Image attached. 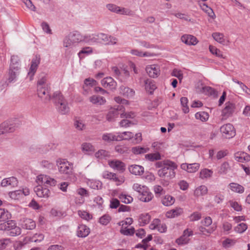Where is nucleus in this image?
Segmentation results:
<instances>
[{"instance_id": "44", "label": "nucleus", "mask_w": 250, "mask_h": 250, "mask_svg": "<svg viewBox=\"0 0 250 250\" xmlns=\"http://www.w3.org/2000/svg\"><path fill=\"white\" fill-rule=\"evenodd\" d=\"M75 45V43L72 41L71 37H69V34L64 38L63 41V45L64 47L72 48Z\"/></svg>"}, {"instance_id": "42", "label": "nucleus", "mask_w": 250, "mask_h": 250, "mask_svg": "<svg viewBox=\"0 0 250 250\" xmlns=\"http://www.w3.org/2000/svg\"><path fill=\"white\" fill-rule=\"evenodd\" d=\"M120 232L124 235L132 236L135 233V229L133 227L128 229L126 227H125L121 228Z\"/></svg>"}, {"instance_id": "55", "label": "nucleus", "mask_w": 250, "mask_h": 250, "mask_svg": "<svg viewBox=\"0 0 250 250\" xmlns=\"http://www.w3.org/2000/svg\"><path fill=\"white\" fill-rule=\"evenodd\" d=\"M133 133L129 131L123 132L122 133H119L118 135V138H119V137H122V138H121V140L130 139L131 138H132L133 137Z\"/></svg>"}, {"instance_id": "21", "label": "nucleus", "mask_w": 250, "mask_h": 250, "mask_svg": "<svg viewBox=\"0 0 250 250\" xmlns=\"http://www.w3.org/2000/svg\"><path fill=\"white\" fill-rule=\"evenodd\" d=\"M15 56H12L11 58V63L9 66L8 81L9 83L12 82L16 78V65L14 61Z\"/></svg>"}, {"instance_id": "23", "label": "nucleus", "mask_w": 250, "mask_h": 250, "mask_svg": "<svg viewBox=\"0 0 250 250\" xmlns=\"http://www.w3.org/2000/svg\"><path fill=\"white\" fill-rule=\"evenodd\" d=\"M234 158L239 162H249L250 161V155L246 152L240 151L234 154Z\"/></svg>"}, {"instance_id": "19", "label": "nucleus", "mask_w": 250, "mask_h": 250, "mask_svg": "<svg viewBox=\"0 0 250 250\" xmlns=\"http://www.w3.org/2000/svg\"><path fill=\"white\" fill-rule=\"evenodd\" d=\"M139 199L140 201L144 202H148L151 201L153 197V194L150 191L149 188L147 187L145 188L138 195Z\"/></svg>"}, {"instance_id": "2", "label": "nucleus", "mask_w": 250, "mask_h": 250, "mask_svg": "<svg viewBox=\"0 0 250 250\" xmlns=\"http://www.w3.org/2000/svg\"><path fill=\"white\" fill-rule=\"evenodd\" d=\"M52 100L59 113L66 115L69 112L68 102L60 91H56L53 93Z\"/></svg>"}, {"instance_id": "40", "label": "nucleus", "mask_w": 250, "mask_h": 250, "mask_svg": "<svg viewBox=\"0 0 250 250\" xmlns=\"http://www.w3.org/2000/svg\"><path fill=\"white\" fill-rule=\"evenodd\" d=\"M195 117L197 120H200L202 122H205L208 120L209 115L206 112L200 111L197 112L195 115Z\"/></svg>"}, {"instance_id": "27", "label": "nucleus", "mask_w": 250, "mask_h": 250, "mask_svg": "<svg viewBox=\"0 0 250 250\" xmlns=\"http://www.w3.org/2000/svg\"><path fill=\"white\" fill-rule=\"evenodd\" d=\"M145 88L150 94H152L153 91L156 88V86L153 81L150 79H146L145 81Z\"/></svg>"}, {"instance_id": "9", "label": "nucleus", "mask_w": 250, "mask_h": 250, "mask_svg": "<svg viewBox=\"0 0 250 250\" xmlns=\"http://www.w3.org/2000/svg\"><path fill=\"white\" fill-rule=\"evenodd\" d=\"M40 61L41 57L39 55H36L35 57L32 59L31 63V66L28 73V74L30 77V80L33 79V77L34 76L40 63Z\"/></svg>"}, {"instance_id": "13", "label": "nucleus", "mask_w": 250, "mask_h": 250, "mask_svg": "<svg viewBox=\"0 0 250 250\" xmlns=\"http://www.w3.org/2000/svg\"><path fill=\"white\" fill-rule=\"evenodd\" d=\"M146 70L149 76L153 78L158 77L160 74V67L156 64L147 65Z\"/></svg>"}, {"instance_id": "64", "label": "nucleus", "mask_w": 250, "mask_h": 250, "mask_svg": "<svg viewBox=\"0 0 250 250\" xmlns=\"http://www.w3.org/2000/svg\"><path fill=\"white\" fill-rule=\"evenodd\" d=\"M41 164L42 167L50 169H53L54 167V164L48 160H42Z\"/></svg>"}, {"instance_id": "30", "label": "nucleus", "mask_w": 250, "mask_h": 250, "mask_svg": "<svg viewBox=\"0 0 250 250\" xmlns=\"http://www.w3.org/2000/svg\"><path fill=\"white\" fill-rule=\"evenodd\" d=\"M183 213L181 208H176L167 212L166 216L168 218H172L180 215Z\"/></svg>"}, {"instance_id": "59", "label": "nucleus", "mask_w": 250, "mask_h": 250, "mask_svg": "<svg viewBox=\"0 0 250 250\" xmlns=\"http://www.w3.org/2000/svg\"><path fill=\"white\" fill-rule=\"evenodd\" d=\"M224 195L220 192H217L214 197V201L217 204H221L224 200Z\"/></svg>"}, {"instance_id": "53", "label": "nucleus", "mask_w": 250, "mask_h": 250, "mask_svg": "<svg viewBox=\"0 0 250 250\" xmlns=\"http://www.w3.org/2000/svg\"><path fill=\"white\" fill-rule=\"evenodd\" d=\"M181 105L183 108V111L185 113H187L189 112V108L188 105V99L187 97H183L180 99Z\"/></svg>"}, {"instance_id": "49", "label": "nucleus", "mask_w": 250, "mask_h": 250, "mask_svg": "<svg viewBox=\"0 0 250 250\" xmlns=\"http://www.w3.org/2000/svg\"><path fill=\"white\" fill-rule=\"evenodd\" d=\"M170 164H172V161L169 160H165L162 161L157 162L155 164V166L156 168H162V167L167 166H170Z\"/></svg>"}, {"instance_id": "33", "label": "nucleus", "mask_w": 250, "mask_h": 250, "mask_svg": "<svg viewBox=\"0 0 250 250\" xmlns=\"http://www.w3.org/2000/svg\"><path fill=\"white\" fill-rule=\"evenodd\" d=\"M201 8L205 12L209 17L212 19H214L215 17V14L213 10L209 6H208L206 3L204 2L199 3Z\"/></svg>"}, {"instance_id": "17", "label": "nucleus", "mask_w": 250, "mask_h": 250, "mask_svg": "<svg viewBox=\"0 0 250 250\" xmlns=\"http://www.w3.org/2000/svg\"><path fill=\"white\" fill-rule=\"evenodd\" d=\"M109 36L108 35L104 33L92 35V37L89 36L90 41L102 42L104 44L108 43Z\"/></svg>"}, {"instance_id": "37", "label": "nucleus", "mask_w": 250, "mask_h": 250, "mask_svg": "<svg viewBox=\"0 0 250 250\" xmlns=\"http://www.w3.org/2000/svg\"><path fill=\"white\" fill-rule=\"evenodd\" d=\"M29 193V189L26 187L17 190V200L21 198L23 196H26L28 195Z\"/></svg>"}, {"instance_id": "8", "label": "nucleus", "mask_w": 250, "mask_h": 250, "mask_svg": "<svg viewBox=\"0 0 250 250\" xmlns=\"http://www.w3.org/2000/svg\"><path fill=\"white\" fill-rule=\"evenodd\" d=\"M220 131L226 138H230L235 135V131L232 125L227 124L220 127Z\"/></svg>"}, {"instance_id": "6", "label": "nucleus", "mask_w": 250, "mask_h": 250, "mask_svg": "<svg viewBox=\"0 0 250 250\" xmlns=\"http://www.w3.org/2000/svg\"><path fill=\"white\" fill-rule=\"evenodd\" d=\"M236 106L235 104L228 102L225 104V107L222 111V116L223 119H226L232 116L235 112Z\"/></svg>"}, {"instance_id": "34", "label": "nucleus", "mask_w": 250, "mask_h": 250, "mask_svg": "<svg viewBox=\"0 0 250 250\" xmlns=\"http://www.w3.org/2000/svg\"><path fill=\"white\" fill-rule=\"evenodd\" d=\"M149 148L148 147L137 146L132 147L131 151L135 155H139L146 153L148 152Z\"/></svg>"}, {"instance_id": "4", "label": "nucleus", "mask_w": 250, "mask_h": 250, "mask_svg": "<svg viewBox=\"0 0 250 250\" xmlns=\"http://www.w3.org/2000/svg\"><path fill=\"white\" fill-rule=\"evenodd\" d=\"M44 239V235L42 233H36L32 237L26 236L17 241V250L21 249L29 242H40Z\"/></svg>"}, {"instance_id": "63", "label": "nucleus", "mask_w": 250, "mask_h": 250, "mask_svg": "<svg viewBox=\"0 0 250 250\" xmlns=\"http://www.w3.org/2000/svg\"><path fill=\"white\" fill-rule=\"evenodd\" d=\"M90 187L93 189H101L103 186L102 182L99 181H92L89 183Z\"/></svg>"}, {"instance_id": "22", "label": "nucleus", "mask_w": 250, "mask_h": 250, "mask_svg": "<svg viewBox=\"0 0 250 250\" xmlns=\"http://www.w3.org/2000/svg\"><path fill=\"white\" fill-rule=\"evenodd\" d=\"M181 40L182 42L188 45H194L198 42L196 38L191 35H184L181 37Z\"/></svg>"}, {"instance_id": "48", "label": "nucleus", "mask_w": 250, "mask_h": 250, "mask_svg": "<svg viewBox=\"0 0 250 250\" xmlns=\"http://www.w3.org/2000/svg\"><path fill=\"white\" fill-rule=\"evenodd\" d=\"M209 50L212 54L215 55L216 56L220 58H224L222 52L216 47L213 45H209Z\"/></svg>"}, {"instance_id": "18", "label": "nucleus", "mask_w": 250, "mask_h": 250, "mask_svg": "<svg viewBox=\"0 0 250 250\" xmlns=\"http://www.w3.org/2000/svg\"><path fill=\"white\" fill-rule=\"evenodd\" d=\"M101 84L105 88L111 90L115 89L117 86L116 81L110 77H107L104 78L101 81Z\"/></svg>"}, {"instance_id": "41", "label": "nucleus", "mask_w": 250, "mask_h": 250, "mask_svg": "<svg viewBox=\"0 0 250 250\" xmlns=\"http://www.w3.org/2000/svg\"><path fill=\"white\" fill-rule=\"evenodd\" d=\"M118 198L121 201L125 204H129L133 201V198L128 195L121 193L118 195Z\"/></svg>"}, {"instance_id": "47", "label": "nucleus", "mask_w": 250, "mask_h": 250, "mask_svg": "<svg viewBox=\"0 0 250 250\" xmlns=\"http://www.w3.org/2000/svg\"><path fill=\"white\" fill-rule=\"evenodd\" d=\"M109 155H110L109 152L104 149L99 150L95 153V156L99 159H102L106 157H108Z\"/></svg>"}, {"instance_id": "5", "label": "nucleus", "mask_w": 250, "mask_h": 250, "mask_svg": "<svg viewBox=\"0 0 250 250\" xmlns=\"http://www.w3.org/2000/svg\"><path fill=\"white\" fill-rule=\"evenodd\" d=\"M50 86L46 85L45 86L37 87V94L39 98L42 99L44 103H46L52 99L50 94Z\"/></svg>"}, {"instance_id": "3", "label": "nucleus", "mask_w": 250, "mask_h": 250, "mask_svg": "<svg viewBox=\"0 0 250 250\" xmlns=\"http://www.w3.org/2000/svg\"><path fill=\"white\" fill-rule=\"evenodd\" d=\"M170 166L162 167L157 171L158 175L164 181L162 183L164 185H167L169 181L175 176V170L177 168V164L172 161V164Z\"/></svg>"}, {"instance_id": "56", "label": "nucleus", "mask_w": 250, "mask_h": 250, "mask_svg": "<svg viewBox=\"0 0 250 250\" xmlns=\"http://www.w3.org/2000/svg\"><path fill=\"white\" fill-rule=\"evenodd\" d=\"M248 226L246 224L241 223L235 227L234 230L239 233H242L246 230Z\"/></svg>"}, {"instance_id": "62", "label": "nucleus", "mask_w": 250, "mask_h": 250, "mask_svg": "<svg viewBox=\"0 0 250 250\" xmlns=\"http://www.w3.org/2000/svg\"><path fill=\"white\" fill-rule=\"evenodd\" d=\"M57 147V145L55 143H49L45 145V148L40 150V153H46L50 150L54 149Z\"/></svg>"}, {"instance_id": "52", "label": "nucleus", "mask_w": 250, "mask_h": 250, "mask_svg": "<svg viewBox=\"0 0 250 250\" xmlns=\"http://www.w3.org/2000/svg\"><path fill=\"white\" fill-rule=\"evenodd\" d=\"M230 169L229 164L227 162H224L220 166L219 173L221 174H226Z\"/></svg>"}, {"instance_id": "16", "label": "nucleus", "mask_w": 250, "mask_h": 250, "mask_svg": "<svg viewBox=\"0 0 250 250\" xmlns=\"http://www.w3.org/2000/svg\"><path fill=\"white\" fill-rule=\"evenodd\" d=\"M124 108L123 105H119L117 108H111L106 115V120L109 122L113 121L115 118H117L119 114V111Z\"/></svg>"}, {"instance_id": "14", "label": "nucleus", "mask_w": 250, "mask_h": 250, "mask_svg": "<svg viewBox=\"0 0 250 250\" xmlns=\"http://www.w3.org/2000/svg\"><path fill=\"white\" fill-rule=\"evenodd\" d=\"M109 166L115 170H117L120 172H123L125 169V165L123 162L114 160L108 161Z\"/></svg>"}, {"instance_id": "7", "label": "nucleus", "mask_w": 250, "mask_h": 250, "mask_svg": "<svg viewBox=\"0 0 250 250\" xmlns=\"http://www.w3.org/2000/svg\"><path fill=\"white\" fill-rule=\"evenodd\" d=\"M16 124L14 121H7L0 125V135L8 133L13 132L15 130Z\"/></svg>"}, {"instance_id": "35", "label": "nucleus", "mask_w": 250, "mask_h": 250, "mask_svg": "<svg viewBox=\"0 0 250 250\" xmlns=\"http://www.w3.org/2000/svg\"><path fill=\"white\" fill-rule=\"evenodd\" d=\"M229 186L230 189L233 192L239 193H242L244 192V188L237 183H231L229 185Z\"/></svg>"}, {"instance_id": "36", "label": "nucleus", "mask_w": 250, "mask_h": 250, "mask_svg": "<svg viewBox=\"0 0 250 250\" xmlns=\"http://www.w3.org/2000/svg\"><path fill=\"white\" fill-rule=\"evenodd\" d=\"M146 160L150 162L158 161L161 159V155L158 152L153 153H149L145 155Z\"/></svg>"}, {"instance_id": "12", "label": "nucleus", "mask_w": 250, "mask_h": 250, "mask_svg": "<svg viewBox=\"0 0 250 250\" xmlns=\"http://www.w3.org/2000/svg\"><path fill=\"white\" fill-rule=\"evenodd\" d=\"M58 164L59 161H57ZM58 165V169L59 171L62 174H65L68 175H71L72 173V167L70 166V164L67 162L63 160V162L61 161V163Z\"/></svg>"}, {"instance_id": "20", "label": "nucleus", "mask_w": 250, "mask_h": 250, "mask_svg": "<svg viewBox=\"0 0 250 250\" xmlns=\"http://www.w3.org/2000/svg\"><path fill=\"white\" fill-rule=\"evenodd\" d=\"M90 229L85 225H80L77 229V235L79 237L84 238L88 235Z\"/></svg>"}, {"instance_id": "10", "label": "nucleus", "mask_w": 250, "mask_h": 250, "mask_svg": "<svg viewBox=\"0 0 250 250\" xmlns=\"http://www.w3.org/2000/svg\"><path fill=\"white\" fill-rule=\"evenodd\" d=\"M69 37L72 40V41L76 44L81 42H87L90 41L89 36H83L80 32L77 31L70 32L69 33Z\"/></svg>"}, {"instance_id": "61", "label": "nucleus", "mask_w": 250, "mask_h": 250, "mask_svg": "<svg viewBox=\"0 0 250 250\" xmlns=\"http://www.w3.org/2000/svg\"><path fill=\"white\" fill-rule=\"evenodd\" d=\"M200 167V165L198 163H193L188 164V172L189 173H194L197 171Z\"/></svg>"}, {"instance_id": "11", "label": "nucleus", "mask_w": 250, "mask_h": 250, "mask_svg": "<svg viewBox=\"0 0 250 250\" xmlns=\"http://www.w3.org/2000/svg\"><path fill=\"white\" fill-rule=\"evenodd\" d=\"M193 235V231L189 230V229H187L184 230L183 235L180 237L176 239V242L179 245L187 244L190 240L189 237L192 236Z\"/></svg>"}, {"instance_id": "50", "label": "nucleus", "mask_w": 250, "mask_h": 250, "mask_svg": "<svg viewBox=\"0 0 250 250\" xmlns=\"http://www.w3.org/2000/svg\"><path fill=\"white\" fill-rule=\"evenodd\" d=\"M74 126L78 130H82L85 128L83 121L79 118H76L74 123Z\"/></svg>"}, {"instance_id": "25", "label": "nucleus", "mask_w": 250, "mask_h": 250, "mask_svg": "<svg viewBox=\"0 0 250 250\" xmlns=\"http://www.w3.org/2000/svg\"><path fill=\"white\" fill-rule=\"evenodd\" d=\"M151 219V216L148 213H142L140 215L138 219L139 224L141 226L147 224Z\"/></svg>"}, {"instance_id": "24", "label": "nucleus", "mask_w": 250, "mask_h": 250, "mask_svg": "<svg viewBox=\"0 0 250 250\" xmlns=\"http://www.w3.org/2000/svg\"><path fill=\"white\" fill-rule=\"evenodd\" d=\"M128 169L131 173L135 175H141L144 172V167L137 165H132L129 166Z\"/></svg>"}, {"instance_id": "43", "label": "nucleus", "mask_w": 250, "mask_h": 250, "mask_svg": "<svg viewBox=\"0 0 250 250\" xmlns=\"http://www.w3.org/2000/svg\"><path fill=\"white\" fill-rule=\"evenodd\" d=\"M11 218V214L4 208H0V221H5Z\"/></svg>"}, {"instance_id": "46", "label": "nucleus", "mask_w": 250, "mask_h": 250, "mask_svg": "<svg viewBox=\"0 0 250 250\" xmlns=\"http://www.w3.org/2000/svg\"><path fill=\"white\" fill-rule=\"evenodd\" d=\"M111 216L107 214H105L102 216L99 220V223L102 225H107L111 221Z\"/></svg>"}, {"instance_id": "15", "label": "nucleus", "mask_w": 250, "mask_h": 250, "mask_svg": "<svg viewBox=\"0 0 250 250\" xmlns=\"http://www.w3.org/2000/svg\"><path fill=\"white\" fill-rule=\"evenodd\" d=\"M19 226L27 229H33L36 227L35 222L31 219L23 218L19 223Z\"/></svg>"}, {"instance_id": "60", "label": "nucleus", "mask_w": 250, "mask_h": 250, "mask_svg": "<svg viewBox=\"0 0 250 250\" xmlns=\"http://www.w3.org/2000/svg\"><path fill=\"white\" fill-rule=\"evenodd\" d=\"M115 150L118 153L124 154L127 152L128 148L125 145H118L115 146Z\"/></svg>"}, {"instance_id": "39", "label": "nucleus", "mask_w": 250, "mask_h": 250, "mask_svg": "<svg viewBox=\"0 0 250 250\" xmlns=\"http://www.w3.org/2000/svg\"><path fill=\"white\" fill-rule=\"evenodd\" d=\"M175 199L172 196L167 195L162 200V204L165 206H170L174 204Z\"/></svg>"}, {"instance_id": "32", "label": "nucleus", "mask_w": 250, "mask_h": 250, "mask_svg": "<svg viewBox=\"0 0 250 250\" xmlns=\"http://www.w3.org/2000/svg\"><path fill=\"white\" fill-rule=\"evenodd\" d=\"M208 191L207 187L205 185H202L195 189L194 195L196 197L204 196L207 194Z\"/></svg>"}, {"instance_id": "58", "label": "nucleus", "mask_w": 250, "mask_h": 250, "mask_svg": "<svg viewBox=\"0 0 250 250\" xmlns=\"http://www.w3.org/2000/svg\"><path fill=\"white\" fill-rule=\"evenodd\" d=\"M213 172L208 169H204L200 172V177L202 179L209 178L212 176Z\"/></svg>"}, {"instance_id": "29", "label": "nucleus", "mask_w": 250, "mask_h": 250, "mask_svg": "<svg viewBox=\"0 0 250 250\" xmlns=\"http://www.w3.org/2000/svg\"><path fill=\"white\" fill-rule=\"evenodd\" d=\"M130 53L135 56H137L140 57H152L154 55V53H150L149 52H143V51L138 49H132L130 51Z\"/></svg>"}, {"instance_id": "28", "label": "nucleus", "mask_w": 250, "mask_h": 250, "mask_svg": "<svg viewBox=\"0 0 250 250\" xmlns=\"http://www.w3.org/2000/svg\"><path fill=\"white\" fill-rule=\"evenodd\" d=\"M82 150L87 154H91L95 151V149L91 144L84 143L82 145Z\"/></svg>"}, {"instance_id": "45", "label": "nucleus", "mask_w": 250, "mask_h": 250, "mask_svg": "<svg viewBox=\"0 0 250 250\" xmlns=\"http://www.w3.org/2000/svg\"><path fill=\"white\" fill-rule=\"evenodd\" d=\"M236 243L235 239L227 238L222 242V246L225 249H228L234 246Z\"/></svg>"}, {"instance_id": "1", "label": "nucleus", "mask_w": 250, "mask_h": 250, "mask_svg": "<svg viewBox=\"0 0 250 250\" xmlns=\"http://www.w3.org/2000/svg\"><path fill=\"white\" fill-rule=\"evenodd\" d=\"M37 181L39 185L34 188V191L39 197H49L50 191L47 188H43L42 185L45 187L55 186L57 184V181L50 176L40 174L37 176Z\"/></svg>"}, {"instance_id": "26", "label": "nucleus", "mask_w": 250, "mask_h": 250, "mask_svg": "<svg viewBox=\"0 0 250 250\" xmlns=\"http://www.w3.org/2000/svg\"><path fill=\"white\" fill-rule=\"evenodd\" d=\"M89 101L92 104L97 105H103L105 102V99L100 96L93 95L89 98Z\"/></svg>"}, {"instance_id": "51", "label": "nucleus", "mask_w": 250, "mask_h": 250, "mask_svg": "<svg viewBox=\"0 0 250 250\" xmlns=\"http://www.w3.org/2000/svg\"><path fill=\"white\" fill-rule=\"evenodd\" d=\"M78 213L81 218L86 221H89L92 218V215L86 211L79 210Z\"/></svg>"}, {"instance_id": "54", "label": "nucleus", "mask_w": 250, "mask_h": 250, "mask_svg": "<svg viewBox=\"0 0 250 250\" xmlns=\"http://www.w3.org/2000/svg\"><path fill=\"white\" fill-rule=\"evenodd\" d=\"M232 226L231 224L227 222L224 221L222 223V229L224 232L225 234H229L230 230L232 229Z\"/></svg>"}, {"instance_id": "38", "label": "nucleus", "mask_w": 250, "mask_h": 250, "mask_svg": "<svg viewBox=\"0 0 250 250\" xmlns=\"http://www.w3.org/2000/svg\"><path fill=\"white\" fill-rule=\"evenodd\" d=\"M212 36L216 41L222 44H226V41L224 39V36L222 33L218 32L213 33L212 34Z\"/></svg>"}, {"instance_id": "57", "label": "nucleus", "mask_w": 250, "mask_h": 250, "mask_svg": "<svg viewBox=\"0 0 250 250\" xmlns=\"http://www.w3.org/2000/svg\"><path fill=\"white\" fill-rule=\"evenodd\" d=\"M47 77L43 75L41 76L38 80L37 82V87L45 86L46 85H50L49 84L46 83Z\"/></svg>"}, {"instance_id": "31", "label": "nucleus", "mask_w": 250, "mask_h": 250, "mask_svg": "<svg viewBox=\"0 0 250 250\" xmlns=\"http://www.w3.org/2000/svg\"><path fill=\"white\" fill-rule=\"evenodd\" d=\"M121 138H122V137L118 138V135H116L113 133H105L102 136V139L107 142L114 141H119L121 140Z\"/></svg>"}]
</instances>
